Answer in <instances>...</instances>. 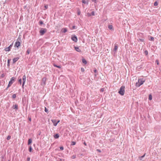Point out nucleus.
I'll use <instances>...</instances> for the list:
<instances>
[{
	"label": "nucleus",
	"instance_id": "45",
	"mask_svg": "<svg viewBox=\"0 0 161 161\" xmlns=\"http://www.w3.org/2000/svg\"><path fill=\"white\" fill-rule=\"evenodd\" d=\"M94 72L95 73H96L97 72V71L96 69L94 70Z\"/></svg>",
	"mask_w": 161,
	"mask_h": 161
},
{
	"label": "nucleus",
	"instance_id": "29",
	"mask_svg": "<svg viewBox=\"0 0 161 161\" xmlns=\"http://www.w3.org/2000/svg\"><path fill=\"white\" fill-rule=\"evenodd\" d=\"M158 3L156 1V2H155L154 3V6H157L158 5Z\"/></svg>",
	"mask_w": 161,
	"mask_h": 161
},
{
	"label": "nucleus",
	"instance_id": "26",
	"mask_svg": "<svg viewBox=\"0 0 161 161\" xmlns=\"http://www.w3.org/2000/svg\"><path fill=\"white\" fill-rule=\"evenodd\" d=\"M154 37L152 36H150V38L149 39V40L150 41H154Z\"/></svg>",
	"mask_w": 161,
	"mask_h": 161
},
{
	"label": "nucleus",
	"instance_id": "5",
	"mask_svg": "<svg viewBox=\"0 0 161 161\" xmlns=\"http://www.w3.org/2000/svg\"><path fill=\"white\" fill-rule=\"evenodd\" d=\"M13 43H12L10 45V46L4 49V50L6 52H9L10 50L11 49L13 46Z\"/></svg>",
	"mask_w": 161,
	"mask_h": 161
},
{
	"label": "nucleus",
	"instance_id": "55",
	"mask_svg": "<svg viewBox=\"0 0 161 161\" xmlns=\"http://www.w3.org/2000/svg\"><path fill=\"white\" fill-rule=\"evenodd\" d=\"M140 34H141V35H143V34L142 33H140Z\"/></svg>",
	"mask_w": 161,
	"mask_h": 161
},
{
	"label": "nucleus",
	"instance_id": "35",
	"mask_svg": "<svg viewBox=\"0 0 161 161\" xmlns=\"http://www.w3.org/2000/svg\"><path fill=\"white\" fill-rule=\"evenodd\" d=\"M11 138V136H8L7 138V139L8 140H9Z\"/></svg>",
	"mask_w": 161,
	"mask_h": 161
},
{
	"label": "nucleus",
	"instance_id": "19",
	"mask_svg": "<svg viewBox=\"0 0 161 161\" xmlns=\"http://www.w3.org/2000/svg\"><path fill=\"white\" fill-rule=\"evenodd\" d=\"M82 62H83V63L84 64H86L87 63V61L84 58L82 59Z\"/></svg>",
	"mask_w": 161,
	"mask_h": 161
},
{
	"label": "nucleus",
	"instance_id": "14",
	"mask_svg": "<svg viewBox=\"0 0 161 161\" xmlns=\"http://www.w3.org/2000/svg\"><path fill=\"white\" fill-rule=\"evenodd\" d=\"M75 48L76 51L79 52H81V50L79 48V47H75Z\"/></svg>",
	"mask_w": 161,
	"mask_h": 161
},
{
	"label": "nucleus",
	"instance_id": "54",
	"mask_svg": "<svg viewBox=\"0 0 161 161\" xmlns=\"http://www.w3.org/2000/svg\"><path fill=\"white\" fill-rule=\"evenodd\" d=\"M38 23L39 24H40V20L39 21Z\"/></svg>",
	"mask_w": 161,
	"mask_h": 161
},
{
	"label": "nucleus",
	"instance_id": "2",
	"mask_svg": "<svg viewBox=\"0 0 161 161\" xmlns=\"http://www.w3.org/2000/svg\"><path fill=\"white\" fill-rule=\"evenodd\" d=\"M125 86H122L120 87L119 91L118 93L122 96L124 94L125 92Z\"/></svg>",
	"mask_w": 161,
	"mask_h": 161
},
{
	"label": "nucleus",
	"instance_id": "12",
	"mask_svg": "<svg viewBox=\"0 0 161 161\" xmlns=\"http://www.w3.org/2000/svg\"><path fill=\"white\" fill-rule=\"evenodd\" d=\"M52 121L54 126H56L57 125V121L55 119H52Z\"/></svg>",
	"mask_w": 161,
	"mask_h": 161
},
{
	"label": "nucleus",
	"instance_id": "8",
	"mask_svg": "<svg viewBox=\"0 0 161 161\" xmlns=\"http://www.w3.org/2000/svg\"><path fill=\"white\" fill-rule=\"evenodd\" d=\"M46 78L44 77L42 79V82L41 83V85L42 86H44L46 84Z\"/></svg>",
	"mask_w": 161,
	"mask_h": 161
},
{
	"label": "nucleus",
	"instance_id": "53",
	"mask_svg": "<svg viewBox=\"0 0 161 161\" xmlns=\"http://www.w3.org/2000/svg\"><path fill=\"white\" fill-rule=\"evenodd\" d=\"M84 144L85 145H86V143L85 142H84Z\"/></svg>",
	"mask_w": 161,
	"mask_h": 161
},
{
	"label": "nucleus",
	"instance_id": "21",
	"mask_svg": "<svg viewBox=\"0 0 161 161\" xmlns=\"http://www.w3.org/2000/svg\"><path fill=\"white\" fill-rule=\"evenodd\" d=\"M82 2L84 4H86L87 5L88 3V2L86 1L85 0H82Z\"/></svg>",
	"mask_w": 161,
	"mask_h": 161
},
{
	"label": "nucleus",
	"instance_id": "20",
	"mask_svg": "<svg viewBox=\"0 0 161 161\" xmlns=\"http://www.w3.org/2000/svg\"><path fill=\"white\" fill-rule=\"evenodd\" d=\"M108 28L109 29L111 30H114L113 26L111 25H108Z\"/></svg>",
	"mask_w": 161,
	"mask_h": 161
},
{
	"label": "nucleus",
	"instance_id": "28",
	"mask_svg": "<svg viewBox=\"0 0 161 161\" xmlns=\"http://www.w3.org/2000/svg\"><path fill=\"white\" fill-rule=\"evenodd\" d=\"M138 40L142 42H143L144 40V39L143 38H139Z\"/></svg>",
	"mask_w": 161,
	"mask_h": 161
},
{
	"label": "nucleus",
	"instance_id": "31",
	"mask_svg": "<svg viewBox=\"0 0 161 161\" xmlns=\"http://www.w3.org/2000/svg\"><path fill=\"white\" fill-rule=\"evenodd\" d=\"M44 108H45V112L47 113H48V110L46 108V107H44Z\"/></svg>",
	"mask_w": 161,
	"mask_h": 161
},
{
	"label": "nucleus",
	"instance_id": "51",
	"mask_svg": "<svg viewBox=\"0 0 161 161\" xmlns=\"http://www.w3.org/2000/svg\"><path fill=\"white\" fill-rule=\"evenodd\" d=\"M41 25H42L43 24V22L41 21Z\"/></svg>",
	"mask_w": 161,
	"mask_h": 161
},
{
	"label": "nucleus",
	"instance_id": "6",
	"mask_svg": "<svg viewBox=\"0 0 161 161\" xmlns=\"http://www.w3.org/2000/svg\"><path fill=\"white\" fill-rule=\"evenodd\" d=\"M47 31V29L46 28H41V36L43 35Z\"/></svg>",
	"mask_w": 161,
	"mask_h": 161
},
{
	"label": "nucleus",
	"instance_id": "59",
	"mask_svg": "<svg viewBox=\"0 0 161 161\" xmlns=\"http://www.w3.org/2000/svg\"><path fill=\"white\" fill-rule=\"evenodd\" d=\"M8 161H10V160H9Z\"/></svg>",
	"mask_w": 161,
	"mask_h": 161
},
{
	"label": "nucleus",
	"instance_id": "25",
	"mask_svg": "<svg viewBox=\"0 0 161 161\" xmlns=\"http://www.w3.org/2000/svg\"><path fill=\"white\" fill-rule=\"evenodd\" d=\"M29 150L30 152H31L32 151V148L31 146H30L29 147Z\"/></svg>",
	"mask_w": 161,
	"mask_h": 161
},
{
	"label": "nucleus",
	"instance_id": "40",
	"mask_svg": "<svg viewBox=\"0 0 161 161\" xmlns=\"http://www.w3.org/2000/svg\"><path fill=\"white\" fill-rule=\"evenodd\" d=\"M76 144V142H72V143L71 144V145H75Z\"/></svg>",
	"mask_w": 161,
	"mask_h": 161
},
{
	"label": "nucleus",
	"instance_id": "57",
	"mask_svg": "<svg viewBox=\"0 0 161 161\" xmlns=\"http://www.w3.org/2000/svg\"><path fill=\"white\" fill-rule=\"evenodd\" d=\"M40 135V133H39V135Z\"/></svg>",
	"mask_w": 161,
	"mask_h": 161
},
{
	"label": "nucleus",
	"instance_id": "34",
	"mask_svg": "<svg viewBox=\"0 0 161 161\" xmlns=\"http://www.w3.org/2000/svg\"><path fill=\"white\" fill-rule=\"evenodd\" d=\"M76 155H73L72 157H71V158L73 159H75L76 158Z\"/></svg>",
	"mask_w": 161,
	"mask_h": 161
},
{
	"label": "nucleus",
	"instance_id": "44",
	"mask_svg": "<svg viewBox=\"0 0 161 161\" xmlns=\"http://www.w3.org/2000/svg\"><path fill=\"white\" fill-rule=\"evenodd\" d=\"M76 26H75V25L73 26H72V29H76Z\"/></svg>",
	"mask_w": 161,
	"mask_h": 161
},
{
	"label": "nucleus",
	"instance_id": "36",
	"mask_svg": "<svg viewBox=\"0 0 161 161\" xmlns=\"http://www.w3.org/2000/svg\"><path fill=\"white\" fill-rule=\"evenodd\" d=\"M155 62L157 63V64L158 65H159V63L158 62V60H156L155 61Z\"/></svg>",
	"mask_w": 161,
	"mask_h": 161
},
{
	"label": "nucleus",
	"instance_id": "3",
	"mask_svg": "<svg viewBox=\"0 0 161 161\" xmlns=\"http://www.w3.org/2000/svg\"><path fill=\"white\" fill-rule=\"evenodd\" d=\"M16 78L14 77H12L9 81V83L8 86V87H9L15 81Z\"/></svg>",
	"mask_w": 161,
	"mask_h": 161
},
{
	"label": "nucleus",
	"instance_id": "32",
	"mask_svg": "<svg viewBox=\"0 0 161 161\" xmlns=\"http://www.w3.org/2000/svg\"><path fill=\"white\" fill-rule=\"evenodd\" d=\"M144 54H145L146 55H148V52L147 51V50H145V51H144Z\"/></svg>",
	"mask_w": 161,
	"mask_h": 161
},
{
	"label": "nucleus",
	"instance_id": "41",
	"mask_svg": "<svg viewBox=\"0 0 161 161\" xmlns=\"http://www.w3.org/2000/svg\"><path fill=\"white\" fill-rule=\"evenodd\" d=\"M81 70L82 72H84V69L83 68H81Z\"/></svg>",
	"mask_w": 161,
	"mask_h": 161
},
{
	"label": "nucleus",
	"instance_id": "7",
	"mask_svg": "<svg viewBox=\"0 0 161 161\" xmlns=\"http://www.w3.org/2000/svg\"><path fill=\"white\" fill-rule=\"evenodd\" d=\"M26 76L24 75L22 77V81H23V83H22V88H24V86L25 83L26 81Z\"/></svg>",
	"mask_w": 161,
	"mask_h": 161
},
{
	"label": "nucleus",
	"instance_id": "46",
	"mask_svg": "<svg viewBox=\"0 0 161 161\" xmlns=\"http://www.w3.org/2000/svg\"><path fill=\"white\" fill-rule=\"evenodd\" d=\"M60 149L61 150H63L64 149V147H60Z\"/></svg>",
	"mask_w": 161,
	"mask_h": 161
},
{
	"label": "nucleus",
	"instance_id": "1",
	"mask_svg": "<svg viewBox=\"0 0 161 161\" xmlns=\"http://www.w3.org/2000/svg\"><path fill=\"white\" fill-rule=\"evenodd\" d=\"M145 81V80L143 78L138 79V82L136 83V86L137 87H139L141 85L143 84Z\"/></svg>",
	"mask_w": 161,
	"mask_h": 161
},
{
	"label": "nucleus",
	"instance_id": "33",
	"mask_svg": "<svg viewBox=\"0 0 161 161\" xmlns=\"http://www.w3.org/2000/svg\"><path fill=\"white\" fill-rule=\"evenodd\" d=\"M30 52H31V50L30 49H28V50H27L26 51L27 54H29L30 53Z\"/></svg>",
	"mask_w": 161,
	"mask_h": 161
},
{
	"label": "nucleus",
	"instance_id": "38",
	"mask_svg": "<svg viewBox=\"0 0 161 161\" xmlns=\"http://www.w3.org/2000/svg\"><path fill=\"white\" fill-rule=\"evenodd\" d=\"M12 97L13 98H15L16 97V94H14L13 95V96H12Z\"/></svg>",
	"mask_w": 161,
	"mask_h": 161
},
{
	"label": "nucleus",
	"instance_id": "56",
	"mask_svg": "<svg viewBox=\"0 0 161 161\" xmlns=\"http://www.w3.org/2000/svg\"><path fill=\"white\" fill-rule=\"evenodd\" d=\"M8 87H7V88H6V90H7L8 89Z\"/></svg>",
	"mask_w": 161,
	"mask_h": 161
},
{
	"label": "nucleus",
	"instance_id": "9",
	"mask_svg": "<svg viewBox=\"0 0 161 161\" xmlns=\"http://www.w3.org/2000/svg\"><path fill=\"white\" fill-rule=\"evenodd\" d=\"M87 14L88 16H90L91 15L94 16L95 15V12L93 11H92L91 13H87Z\"/></svg>",
	"mask_w": 161,
	"mask_h": 161
},
{
	"label": "nucleus",
	"instance_id": "47",
	"mask_svg": "<svg viewBox=\"0 0 161 161\" xmlns=\"http://www.w3.org/2000/svg\"><path fill=\"white\" fill-rule=\"evenodd\" d=\"M80 11H79L78 12V15H80Z\"/></svg>",
	"mask_w": 161,
	"mask_h": 161
},
{
	"label": "nucleus",
	"instance_id": "49",
	"mask_svg": "<svg viewBox=\"0 0 161 161\" xmlns=\"http://www.w3.org/2000/svg\"><path fill=\"white\" fill-rule=\"evenodd\" d=\"M30 158H27V161H30Z\"/></svg>",
	"mask_w": 161,
	"mask_h": 161
},
{
	"label": "nucleus",
	"instance_id": "10",
	"mask_svg": "<svg viewBox=\"0 0 161 161\" xmlns=\"http://www.w3.org/2000/svg\"><path fill=\"white\" fill-rule=\"evenodd\" d=\"M19 59V57L15 58L13 59V63L14 64Z\"/></svg>",
	"mask_w": 161,
	"mask_h": 161
},
{
	"label": "nucleus",
	"instance_id": "50",
	"mask_svg": "<svg viewBox=\"0 0 161 161\" xmlns=\"http://www.w3.org/2000/svg\"><path fill=\"white\" fill-rule=\"evenodd\" d=\"M97 151H98V152H101V151L100 150H99V149H97Z\"/></svg>",
	"mask_w": 161,
	"mask_h": 161
},
{
	"label": "nucleus",
	"instance_id": "13",
	"mask_svg": "<svg viewBox=\"0 0 161 161\" xmlns=\"http://www.w3.org/2000/svg\"><path fill=\"white\" fill-rule=\"evenodd\" d=\"M32 139L31 138L29 139L28 141V145H30L32 143Z\"/></svg>",
	"mask_w": 161,
	"mask_h": 161
},
{
	"label": "nucleus",
	"instance_id": "16",
	"mask_svg": "<svg viewBox=\"0 0 161 161\" xmlns=\"http://www.w3.org/2000/svg\"><path fill=\"white\" fill-rule=\"evenodd\" d=\"M54 138L55 139L58 138L59 136V135L58 134H56L53 136Z\"/></svg>",
	"mask_w": 161,
	"mask_h": 161
},
{
	"label": "nucleus",
	"instance_id": "43",
	"mask_svg": "<svg viewBox=\"0 0 161 161\" xmlns=\"http://www.w3.org/2000/svg\"><path fill=\"white\" fill-rule=\"evenodd\" d=\"M64 159L61 158H59V161H64Z\"/></svg>",
	"mask_w": 161,
	"mask_h": 161
},
{
	"label": "nucleus",
	"instance_id": "42",
	"mask_svg": "<svg viewBox=\"0 0 161 161\" xmlns=\"http://www.w3.org/2000/svg\"><path fill=\"white\" fill-rule=\"evenodd\" d=\"M104 91V89L103 88H102L100 89V91L101 92H103Z\"/></svg>",
	"mask_w": 161,
	"mask_h": 161
},
{
	"label": "nucleus",
	"instance_id": "17",
	"mask_svg": "<svg viewBox=\"0 0 161 161\" xmlns=\"http://www.w3.org/2000/svg\"><path fill=\"white\" fill-rule=\"evenodd\" d=\"M62 32L65 33L67 31V29L66 28H63L62 30Z\"/></svg>",
	"mask_w": 161,
	"mask_h": 161
},
{
	"label": "nucleus",
	"instance_id": "58",
	"mask_svg": "<svg viewBox=\"0 0 161 161\" xmlns=\"http://www.w3.org/2000/svg\"><path fill=\"white\" fill-rule=\"evenodd\" d=\"M39 32L40 33V30L39 31Z\"/></svg>",
	"mask_w": 161,
	"mask_h": 161
},
{
	"label": "nucleus",
	"instance_id": "37",
	"mask_svg": "<svg viewBox=\"0 0 161 161\" xmlns=\"http://www.w3.org/2000/svg\"><path fill=\"white\" fill-rule=\"evenodd\" d=\"M44 7L45 8V9H44V10H45V9H47L48 8V6L47 5H45L44 6Z\"/></svg>",
	"mask_w": 161,
	"mask_h": 161
},
{
	"label": "nucleus",
	"instance_id": "11",
	"mask_svg": "<svg viewBox=\"0 0 161 161\" xmlns=\"http://www.w3.org/2000/svg\"><path fill=\"white\" fill-rule=\"evenodd\" d=\"M20 42H16L15 44V46L18 47L20 45Z\"/></svg>",
	"mask_w": 161,
	"mask_h": 161
},
{
	"label": "nucleus",
	"instance_id": "18",
	"mask_svg": "<svg viewBox=\"0 0 161 161\" xmlns=\"http://www.w3.org/2000/svg\"><path fill=\"white\" fill-rule=\"evenodd\" d=\"M114 47V51H116L118 48V46L117 45L115 44Z\"/></svg>",
	"mask_w": 161,
	"mask_h": 161
},
{
	"label": "nucleus",
	"instance_id": "22",
	"mask_svg": "<svg viewBox=\"0 0 161 161\" xmlns=\"http://www.w3.org/2000/svg\"><path fill=\"white\" fill-rule=\"evenodd\" d=\"M53 65L54 66L56 67L57 68H59V69L61 68V66L60 65H56L55 64H54Z\"/></svg>",
	"mask_w": 161,
	"mask_h": 161
},
{
	"label": "nucleus",
	"instance_id": "52",
	"mask_svg": "<svg viewBox=\"0 0 161 161\" xmlns=\"http://www.w3.org/2000/svg\"><path fill=\"white\" fill-rule=\"evenodd\" d=\"M60 122V120H58V121L57 122V124Z\"/></svg>",
	"mask_w": 161,
	"mask_h": 161
},
{
	"label": "nucleus",
	"instance_id": "24",
	"mask_svg": "<svg viewBox=\"0 0 161 161\" xmlns=\"http://www.w3.org/2000/svg\"><path fill=\"white\" fill-rule=\"evenodd\" d=\"M145 155H146V153H145L143 155H142V156H141V157H139V159L140 160H142V158L144 157H145Z\"/></svg>",
	"mask_w": 161,
	"mask_h": 161
},
{
	"label": "nucleus",
	"instance_id": "15",
	"mask_svg": "<svg viewBox=\"0 0 161 161\" xmlns=\"http://www.w3.org/2000/svg\"><path fill=\"white\" fill-rule=\"evenodd\" d=\"M12 108L13 109L17 110L18 109V106L17 104H15L13 106Z\"/></svg>",
	"mask_w": 161,
	"mask_h": 161
},
{
	"label": "nucleus",
	"instance_id": "48",
	"mask_svg": "<svg viewBox=\"0 0 161 161\" xmlns=\"http://www.w3.org/2000/svg\"><path fill=\"white\" fill-rule=\"evenodd\" d=\"M28 119H29V120L30 121H31V118L28 117Z\"/></svg>",
	"mask_w": 161,
	"mask_h": 161
},
{
	"label": "nucleus",
	"instance_id": "39",
	"mask_svg": "<svg viewBox=\"0 0 161 161\" xmlns=\"http://www.w3.org/2000/svg\"><path fill=\"white\" fill-rule=\"evenodd\" d=\"M97 0H92V2H94L95 3H97Z\"/></svg>",
	"mask_w": 161,
	"mask_h": 161
},
{
	"label": "nucleus",
	"instance_id": "4",
	"mask_svg": "<svg viewBox=\"0 0 161 161\" xmlns=\"http://www.w3.org/2000/svg\"><path fill=\"white\" fill-rule=\"evenodd\" d=\"M72 40L74 42H76L77 41L78 39L77 36L75 35H73L71 37Z\"/></svg>",
	"mask_w": 161,
	"mask_h": 161
},
{
	"label": "nucleus",
	"instance_id": "30",
	"mask_svg": "<svg viewBox=\"0 0 161 161\" xmlns=\"http://www.w3.org/2000/svg\"><path fill=\"white\" fill-rule=\"evenodd\" d=\"M152 96L151 94H150L149 96V99L150 100H151L152 99Z\"/></svg>",
	"mask_w": 161,
	"mask_h": 161
},
{
	"label": "nucleus",
	"instance_id": "27",
	"mask_svg": "<svg viewBox=\"0 0 161 161\" xmlns=\"http://www.w3.org/2000/svg\"><path fill=\"white\" fill-rule=\"evenodd\" d=\"M11 60V59H8V64H7V65L8 66H9V65H10V61Z\"/></svg>",
	"mask_w": 161,
	"mask_h": 161
},
{
	"label": "nucleus",
	"instance_id": "23",
	"mask_svg": "<svg viewBox=\"0 0 161 161\" xmlns=\"http://www.w3.org/2000/svg\"><path fill=\"white\" fill-rule=\"evenodd\" d=\"M19 79L18 82L21 85L22 84V79L21 78H19Z\"/></svg>",
	"mask_w": 161,
	"mask_h": 161
}]
</instances>
